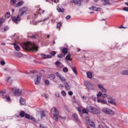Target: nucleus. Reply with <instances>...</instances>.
Segmentation results:
<instances>
[{
  "mask_svg": "<svg viewBox=\"0 0 128 128\" xmlns=\"http://www.w3.org/2000/svg\"><path fill=\"white\" fill-rule=\"evenodd\" d=\"M25 118H28V120H30L32 122H36V119L28 114H25Z\"/></svg>",
  "mask_w": 128,
  "mask_h": 128,
  "instance_id": "nucleus-8",
  "label": "nucleus"
},
{
  "mask_svg": "<svg viewBox=\"0 0 128 128\" xmlns=\"http://www.w3.org/2000/svg\"><path fill=\"white\" fill-rule=\"evenodd\" d=\"M40 77L36 75V80L35 82V84H38L40 82Z\"/></svg>",
  "mask_w": 128,
  "mask_h": 128,
  "instance_id": "nucleus-16",
  "label": "nucleus"
},
{
  "mask_svg": "<svg viewBox=\"0 0 128 128\" xmlns=\"http://www.w3.org/2000/svg\"><path fill=\"white\" fill-rule=\"evenodd\" d=\"M5 98L8 102H10V96H6Z\"/></svg>",
  "mask_w": 128,
  "mask_h": 128,
  "instance_id": "nucleus-54",
  "label": "nucleus"
},
{
  "mask_svg": "<svg viewBox=\"0 0 128 128\" xmlns=\"http://www.w3.org/2000/svg\"><path fill=\"white\" fill-rule=\"evenodd\" d=\"M66 60H72V59L70 58V54H68L66 57Z\"/></svg>",
  "mask_w": 128,
  "mask_h": 128,
  "instance_id": "nucleus-24",
  "label": "nucleus"
},
{
  "mask_svg": "<svg viewBox=\"0 0 128 128\" xmlns=\"http://www.w3.org/2000/svg\"><path fill=\"white\" fill-rule=\"evenodd\" d=\"M82 100H86V97L84 96H82Z\"/></svg>",
  "mask_w": 128,
  "mask_h": 128,
  "instance_id": "nucleus-64",
  "label": "nucleus"
},
{
  "mask_svg": "<svg viewBox=\"0 0 128 128\" xmlns=\"http://www.w3.org/2000/svg\"><path fill=\"white\" fill-rule=\"evenodd\" d=\"M48 78L51 80H54L56 78V75L54 74H50L49 75Z\"/></svg>",
  "mask_w": 128,
  "mask_h": 128,
  "instance_id": "nucleus-17",
  "label": "nucleus"
},
{
  "mask_svg": "<svg viewBox=\"0 0 128 128\" xmlns=\"http://www.w3.org/2000/svg\"><path fill=\"white\" fill-rule=\"evenodd\" d=\"M91 98H92V100H94V102H96V98L95 96H92L91 97Z\"/></svg>",
  "mask_w": 128,
  "mask_h": 128,
  "instance_id": "nucleus-56",
  "label": "nucleus"
},
{
  "mask_svg": "<svg viewBox=\"0 0 128 128\" xmlns=\"http://www.w3.org/2000/svg\"><path fill=\"white\" fill-rule=\"evenodd\" d=\"M56 66H60V62H56Z\"/></svg>",
  "mask_w": 128,
  "mask_h": 128,
  "instance_id": "nucleus-55",
  "label": "nucleus"
},
{
  "mask_svg": "<svg viewBox=\"0 0 128 128\" xmlns=\"http://www.w3.org/2000/svg\"><path fill=\"white\" fill-rule=\"evenodd\" d=\"M72 118L75 122H78V115H76V114H74L72 116Z\"/></svg>",
  "mask_w": 128,
  "mask_h": 128,
  "instance_id": "nucleus-19",
  "label": "nucleus"
},
{
  "mask_svg": "<svg viewBox=\"0 0 128 128\" xmlns=\"http://www.w3.org/2000/svg\"><path fill=\"white\" fill-rule=\"evenodd\" d=\"M40 128H46V127H45V126H44V125H42V124H40Z\"/></svg>",
  "mask_w": 128,
  "mask_h": 128,
  "instance_id": "nucleus-63",
  "label": "nucleus"
},
{
  "mask_svg": "<svg viewBox=\"0 0 128 128\" xmlns=\"http://www.w3.org/2000/svg\"><path fill=\"white\" fill-rule=\"evenodd\" d=\"M98 86L99 90H100L102 89V88L104 86H102V84H98Z\"/></svg>",
  "mask_w": 128,
  "mask_h": 128,
  "instance_id": "nucleus-40",
  "label": "nucleus"
},
{
  "mask_svg": "<svg viewBox=\"0 0 128 128\" xmlns=\"http://www.w3.org/2000/svg\"><path fill=\"white\" fill-rule=\"evenodd\" d=\"M21 46H22L24 50H32V52H36L38 50V46H36L34 43H32L28 41L25 43L22 44Z\"/></svg>",
  "mask_w": 128,
  "mask_h": 128,
  "instance_id": "nucleus-1",
  "label": "nucleus"
},
{
  "mask_svg": "<svg viewBox=\"0 0 128 128\" xmlns=\"http://www.w3.org/2000/svg\"><path fill=\"white\" fill-rule=\"evenodd\" d=\"M66 20H70V16L68 15L66 16Z\"/></svg>",
  "mask_w": 128,
  "mask_h": 128,
  "instance_id": "nucleus-58",
  "label": "nucleus"
},
{
  "mask_svg": "<svg viewBox=\"0 0 128 128\" xmlns=\"http://www.w3.org/2000/svg\"><path fill=\"white\" fill-rule=\"evenodd\" d=\"M86 110L89 112H91L92 114H100V112L98 109L93 107L92 106H88L86 108Z\"/></svg>",
  "mask_w": 128,
  "mask_h": 128,
  "instance_id": "nucleus-2",
  "label": "nucleus"
},
{
  "mask_svg": "<svg viewBox=\"0 0 128 128\" xmlns=\"http://www.w3.org/2000/svg\"><path fill=\"white\" fill-rule=\"evenodd\" d=\"M73 4H76L78 6H80L82 4V1L80 0H72Z\"/></svg>",
  "mask_w": 128,
  "mask_h": 128,
  "instance_id": "nucleus-9",
  "label": "nucleus"
},
{
  "mask_svg": "<svg viewBox=\"0 0 128 128\" xmlns=\"http://www.w3.org/2000/svg\"><path fill=\"white\" fill-rule=\"evenodd\" d=\"M45 84L46 86H50V81L48 80H46Z\"/></svg>",
  "mask_w": 128,
  "mask_h": 128,
  "instance_id": "nucleus-45",
  "label": "nucleus"
},
{
  "mask_svg": "<svg viewBox=\"0 0 128 128\" xmlns=\"http://www.w3.org/2000/svg\"><path fill=\"white\" fill-rule=\"evenodd\" d=\"M56 76H57L58 78H60V77L62 76V75H60V74L58 73V72H56Z\"/></svg>",
  "mask_w": 128,
  "mask_h": 128,
  "instance_id": "nucleus-43",
  "label": "nucleus"
},
{
  "mask_svg": "<svg viewBox=\"0 0 128 128\" xmlns=\"http://www.w3.org/2000/svg\"><path fill=\"white\" fill-rule=\"evenodd\" d=\"M102 92H100L97 94V97L98 98V96H102Z\"/></svg>",
  "mask_w": 128,
  "mask_h": 128,
  "instance_id": "nucleus-42",
  "label": "nucleus"
},
{
  "mask_svg": "<svg viewBox=\"0 0 128 128\" xmlns=\"http://www.w3.org/2000/svg\"><path fill=\"white\" fill-rule=\"evenodd\" d=\"M32 38H38V35H32L30 36Z\"/></svg>",
  "mask_w": 128,
  "mask_h": 128,
  "instance_id": "nucleus-41",
  "label": "nucleus"
},
{
  "mask_svg": "<svg viewBox=\"0 0 128 128\" xmlns=\"http://www.w3.org/2000/svg\"><path fill=\"white\" fill-rule=\"evenodd\" d=\"M120 74L122 76H128V70L122 71Z\"/></svg>",
  "mask_w": 128,
  "mask_h": 128,
  "instance_id": "nucleus-15",
  "label": "nucleus"
},
{
  "mask_svg": "<svg viewBox=\"0 0 128 128\" xmlns=\"http://www.w3.org/2000/svg\"><path fill=\"white\" fill-rule=\"evenodd\" d=\"M24 4L23 2H18L17 4H16V8H18V6H22Z\"/></svg>",
  "mask_w": 128,
  "mask_h": 128,
  "instance_id": "nucleus-22",
  "label": "nucleus"
},
{
  "mask_svg": "<svg viewBox=\"0 0 128 128\" xmlns=\"http://www.w3.org/2000/svg\"><path fill=\"white\" fill-rule=\"evenodd\" d=\"M61 26H62V24L60 22H59L57 24V28H60Z\"/></svg>",
  "mask_w": 128,
  "mask_h": 128,
  "instance_id": "nucleus-46",
  "label": "nucleus"
},
{
  "mask_svg": "<svg viewBox=\"0 0 128 128\" xmlns=\"http://www.w3.org/2000/svg\"><path fill=\"white\" fill-rule=\"evenodd\" d=\"M86 74L87 78H92V74L90 72H88Z\"/></svg>",
  "mask_w": 128,
  "mask_h": 128,
  "instance_id": "nucleus-25",
  "label": "nucleus"
},
{
  "mask_svg": "<svg viewBox=\"0 0 128 128\" xmlns=\"http://www.w3.org/2000/svg\"><path fill=\"white\" fill-rule=\"evenodd\" d=\"M58 118L60 120H66V117H62V116H59Z\"/></svg>",
  "mask_w": 128,
  "mask_h": 128,
  "instance_id": "nucleus-37",
  "label": "nucleus"
},
{
  "mask_svg": "<svg viewBox=\"0 0 128 128\" xmlns=\"http://www.w3.org/2000/svg\"><path fill=\"white\" fill-rule=\"evenodd\" d=\"M97 102H100L102 104H108V102H106V100H104V99H100L98 98H97Z\"/></svg>",
  "mask_w": 128,
  "mask_h": 128,
  "instance_id": "nucleus-10",
  "label": "nucleus"
},
{
  "mask_svg": "<svg viewBox=\"0 0 128 128\" xmlns=\"http://www.w3.org/2000/svg\"><path fill=\"white\" fill-rule=\"evenodd\" d=\"M11 90L12 94H14L16 96H20L22 94V90L16 87L11 88Z\"/></svg>",
  "mask_w": 128,
  "mask_h": 128,
  "instance_id": "nucleus-4",
  "label": "nucleus"
},
{
  "mask_svg": "<svg viewBox=\"0 0 128 128\" xmlns=\"http://www.w3.org/2000/svg\"><path fill=\"white\" fill-rule=\"evenodd\" d=\"M64 84L65 85V88H66V90H70V88L71 87L70 86V84H68V82H65L64 83Z\"/></svg>",
  "mask_w": 128,
  "mask_h": 128,
  "instance_id": "nucleus-13",
  "label": "nucleus"
},
{
  "mask_svg": "<svg viewBox=\"0 0 128 128\" xmlns=\"http://www.w3.org/2000/svg\"><path fill=\"white\" fill-rule=\"evenodd\" d=\"M20 116L21 118H24L26 116V112L24 111H21L20 113Z\"/></svg>",
  "mask_w": 128,
  "mask_h": 128,
  "instance_id": "nucleus-21",
  "label": "nucleus"
},
{
  "mask_svg": "<svg viewBox=\"0 0 128 128\" xmlns=\"http://www.w3.org/2000/svg\"><path fill=\"white\" fill-rule=\"evenodd\" d=\"M102 2H104V4L106 6L110 4V0H102Z\"/></svg>",
  "mask_w": 128,
  "mask_h": 128,
  "instance_id": "nucleus-26",
  "label": "nucleus"
},
{
  "mask_svg": "<svg viewBox=\"0 0 128 128\" xmlns=\"http://www.w3.org/2000/svg\"><path fill=\"white\" fill-rule=\"evenodd\" d=\"M10 16V12H6L5 14V18H8Z\"/></svg>",
  "mask_w": 128,
  "mask_h": 128,
  "instance_id": "nucleus-35",
  "label": "nucleus"
},
{
  "mask_svg": "<svg viewBox=\"0 0 128 128\" xmlns=\"http://www.w3.org/2000/svg\"><path fill=\"white\" fill-rule=\"evenodd\" d=\"M14 48L17 52H20V47L16 44H14Z\"/></svg>",
  "mask_w": 128,
  "mask_h": 128,
  "instance_id": "nucleus-18",
  "label": "nucleus"
},
{
  "mask_svg": "<svg viewBox=\"0 0 128 128\" xmlns=\"http://www.w3.org/2000/svg\"><path fill=\"white\" fill-rule=\"evenodd\" d=\"M119 28H126V27H124V26L122 25L121 26H120L119 27Z\"/></svg>",
  "mask_w": 128,
  "mask_h": 128,
  "instance_id": "nucleus-60",
  "label": "nucleus"
},
{
  "mask_svg": "<svg viewBox=\"0 0 128 128\" xmlns=\"http://www.w3.org/2000/svg\"><path fill=\"white\" fill-rule=\"evenodd\" d=\"M40 56L42 58H52V56L48 54H40Z\"/></svg>",
  "mask_w": 128,
  "mask_h": 128,
  "instance_id": "nucleus-12",
  "label": "nucleus"
},
{
  "mask_svg": "<svg viewBox=\"0 0 128 128\" xmlns=\"http://www.w3.org/2000/svg\"><path fill=\"white\" fill-rule=\"evenodd\" d=\"M51 54L52 56H56V52L55 51H52Z\"/></svg>",
  "mask_w": 128,
  "mask_h": 128,
  "instance_id": "nucleus-44",
  "label": "nucleus"
},
{
  "mask_svg": "<svg viewBox=\"0 0 128 128\" xmlns=\"http://www.w3.org/2000/svg\"><path fill=\"white\" fill-rule=\"evenodd\" d=\"M8 30V27L6 26L4 28V32H6V30Z\"/></svg>",
  "mask_w": 128,
  "mask_h": 128,
  "instance_id": "nucleus-57",
  "label": "nucleus"
},
{
  "mask_svg": "<svg viewBox=\"0 0 128 128\" xmlns=\"http://www.w3.org/2000/svg\"><path fill=\"white\" fill-rule=\"evenodd\" d=\"M13 4H16V0H11Z\"/></svg>",
  "mask_w": 128,
  "mask_h": 128,
  "instance_id": "nucleus-62",
  "label": "nucleus"
},
{
  "mask_svg": "<svg viewBox=\"0 0 128 128\" xmlns=\"http://www.w3.org/2000/svg\"><path fill=\"white\" fill-rule=\"evenodd\" d=\"M54 2L55 4H58V2H60V0H54Z\"/></svg>",
  "mask_w": 128,
  "mask_h": 128,
  "instance_id": "nucleus-59",
  "label": "nucleus"
},
{
  "mask_svg": "<svg viewBox=\"0 0 128 128\" xmlns=\"http://www.w3.org/2000/svg\"><path fill=\"white\" fill-rule=\"evenodd\" d=\"M68 94L69 96H72V94H74V93H73L72 92V91H69V92H68Z\"/></svg>",
  "mask_w": 128,
  "mask_h": 128,
  "instance_id": "nucleus-48",
  "label": "nucleus"
},
{
  "mask_svg": "<svg viewBox=\"0 0 128 128\" xmlns=\"http://www.w3.org/2000/svg\"><path fill=\"white\" fill-rule=\"evenodd\" d=\"M57 10L59 12H64V8L58 7Z\"/></svg>",
  "mask_w": 128,
  "mask_h": 128,
  "instance_id": "nucleus-27",
  "label": "nucleus"
},
{
  "mask_svg": "<svg viewBox=\"0 0 128 128\" xmlns=\"http://www.w3.org/2000/svg\"><path fill=\"white\" fill-rule=\"evenodd\" d=\"M40 114L41 118H44V116H46V113H44V111H42L40 112Z\"/></svg>",
  "mask_w": 128,
  "mask_h": 128,
  "instance_id": "nucleus-30",
  "label": "nucleus"
},
{
  "mask_svg": "<svg viewBox=\"0 0 128 128\" xmlns=\"http://www.w3.org/2000/svg\"><path fill=\"white\" fill-rule=\"evenodd\" d=\"M82 112H83V114H87L88 113V111L86 109H83L82 110Z\"/></svg>",
  "mask_w": 128,
  "mask_h": 128,
  "instance_id": "nucleus-52",
  "label": "nucleus"
},
{
  "mask_svg": "<svg viewBox=\"0 0 128 128\" xmlns=\"http://www.w3.org/2000/svg\"><path fill=\"white\" fill-rule=\"evenodd\" d=\"M4 22H6V19H4V18H1L0 19V26H2V24H4Z\"/></svg>",
  "mask_w": 128,
  "mask_h": 128,
  "instance_id": "nucleus-29",
  "label": "nucleus"
},
{
  "mask_svg": "<svg viewBox=\"0 0 128 128\" xmlns=\"http://www.w3.org/2000/svg\"><path fill=\"white\" fill-rule=\"evenodd\" d=\"M102 112H104V114H110V116H114V112L111 110L110 109H108V108H103L102 109Z\"/></svg>",
  "mask_w": 128,
  "mask_h": 128,
  "instance_id": "nucleus-5",
  "label": "nucleus"
},
{
  "mask_svg": "<svg viewBox=\"0 0 128 128\" xmlns=\"http://www.w3.org/2000/svg\"><path fill=\"white\" fill-rule=\"evenodd\" d=\"M6 94V91H1L0 92V96H2L3 94Z\"/></svg>",
  "mask_w": 128,
  "mask_h": 128,
  "instance_id": "nucleus-50",
  "label": "nucleus"
},
{
  "mask_svg": "<svg viewBox=\"0 0 128 128\" xmlns=\"http://www.w3.org/2000/svg\"><path fill=\"white\" fill-rule=\"evenodd\" d=\"M90 10H94V12H100V8H96V6H92L89 8Z\"/></svg>",
  "mask_w": 128,
  "mask_h": 128,
  "instance_id": "nucleus-11",
  "label": "nucleus"
},
{
  "mask_svg": "<svg viewBox=\"0 0 128 128\" xmlns=\"http://www.w3.org/2000/svg\"><path fill=\"white\" fill-rule=\"evenodd\" d=\"M62 96H66V92L64 90H62Z\"/></svg>",
  "mask_w": 128,
  "mask_h": 128,
  "instance_id": "nucleus-39",
  "label": "nucleus"
},
{
  "mask_svg": "<svg viewBox=\"0 0 128 128\" xmlns=\"http://www.w3.org/2000/svg\"><path fill=\"white\" fill-rule=\"evenodd\" d=\"M88 90H94V86L92 84H90L88 86Z\"/></svg>",
  "mask_w": 128,
  "mask_h": 128,
  "instance_id": "nucleus-34",
  "label": "nucleus"
},
{
  "mask_svg": "<svg viewBox=\"0 0 128 128\" xmlns=\"http://www.w3.org/2000/svg\"><path fill=\"white\" fill-rule=\"evenodd\" d=\"M108 102L110 104H114V106H116V103L114 101L112 100H108Z\"/></svg>",
  "mask_w": 128,
  "mask_h": 128,
  "instance_id": "nucleus-20",
  "label": "nucleus"
},
{
  "mask_svg": "<svg viewBox=\"0 0 128 128\" xmlns=\"http://www.w3.org/2000/svg\"><path fill=\"white\" fill-rule=\"evenodd\" d=\"M62 70L64 72H68V68L64 67L63 68Z\"/></svg>",
  "mask_w": 128,
  "mask_h": 128,
  "instance_id": "nucleus-38",
  "label": "nucleus"
},
{
  "mask_svg": "<svg viewBox=\"0 0 128 128\" xmlns=\"http://www.w3.org/2000/svg\"><path fill=\"white\" fill-rule=\"evenodd\" d=\"M20 102L22 106H24V104H26V100L22 97L20 98Z\"/></svg>",
  "mask_w": 128,
  "mask_h": 128,
  "instance_id": "nucleus-14",
  "label": "nucleus"
},
{
  "mask_svg": "<svg viewBox=\"0 0 128 128\" xmlns=\"http://www.w3.org/2000/svg\"><path fill=\"white\" fill-rule=\"evenodd\" d=\"M20 10L24 12V14H26V12H28V8L26 7H24L22 9H21Z\"/></svg>",
  "mask_w": 128,
  "mask_h": 128,
  "instance_id": "nucleus-23",
  "label": "nucleus"
},
{
  "mask_svg": "<svg viewBox=\"0 0 128 128\" xmlns=\"http://www.w3.org/2000/svg\"><path fill=\"white\" fill-rule=\"evenodd\" d=\"M57 56L59 58H62L64 57V55L62 53H61V54H58Z\"/></svg>",
  "mask_w": 128,
  "mask_h": 128,
  "instance_id": "nucleus-36",
  "label": "nucleus"
},
{
  "mask_svg": "<svg viewBox=\"0 0 128 128\" xmlns=\"http://www.w3.org/2000/svg\"><path fill=\"white\" fill-rule=\"evenodd\" d=\"M72 70L74 72L75 74H78V71L76 70V66H73L72 68Z\"/></svg>",
  "mask_w": 128,
  "mask_h": 128,
  "instance_id": "nucleus-28",
  "label": "nucleus"
},
{
  "mask_svg": "<svg viewBox=\"0 0 128 128\" xmlns=\"http://www.w3.org/2000/svg\"><path fill=\"white\" fill-rule=\"evenodd\" d=\"M85 120L87 121V122H88L90 121V118H88V116H86Z\"/></svg>",
  "mask_w": 128,
  "mask_h": 128,
  "instance_id": "nucleus-51",
  "label": "nucleus"
},
{
  "mask_svg": "<svg viewBox=\"0 0 128 128\" xmlns=\"http://www.w3.org/2000/svg\"><path fill=\"white\" fill-rule=\"evenodd\" d=\"M100 90H102V92H104V93L108 92V90H106V89L104 88V86L101 88Z\"/></svg>",
  "mask_w": 128,
  "mask_h": 128,
  "instance_id": "nucleus-33",
  "label": "nucleus"
},
{
  "mask_svg": "<svg viewBox=\"0 0 128 128\" xmlns=\"http://www.w3.org/2000/svg\"><path fill=\"white\" fill-rule=\"evenodd\" d=\"M51 112L53 116L52 118L54 120H56V122H58V114H60L58 110H56V108H53L52 109Z\"/></svg>",
  "mask_w": 128,
  "mask_h": 128,
  "instance_id": "nucleus-3",
  "label": "nucleus"
},
{
  "mask_svg": "<svg viewBox=\"0 0 128 128\" xmlns=\"http://www.w3.org/2000/svg\"><path fill=\"white\" fill-rule=\"evenodd\" d=\"M61 54H63V56H66L68 54V50L66 48H64L60 50Z\"/></svg>",
  "mask_w": 128,
  "mask_h": 128,
  "instance_id": "nucleus-7",
  "label": "nucleus"
},
{
  "mask_svg": "<svg viewBox=\"0 0 128 128\" xmlns=\"http://www.w3.org/2000/svg\"><path fill=\"white\" fill-rule=\"evenodd\" d=\"M102 98H107L108 97V95L106 94H102Z\"/></svg>",
  "mask_w": 128,
  "mask_h": 128,
  "instance_id": "nucleus-47",
  "label": "nucleus"
},
{
  "mask_svg": "<svg viewBox=\"0 0 128 128\" xmlns=\"http://www.w3.org/2000/svg\"><path fill=\"white\" fill-rule=\"evenodd\" d=\"M123 10H125V12H128V7H124L123 8Z\"/></svg>",
  "mask_w": 128,
  "mask_h": 128,
  "instance_id": "nucleus-53",
  "label": "nucleus"
},
{
  "mask_svg": "<svg viewBox=\"0 0 128 128\" xmlns=\"http://www.w3.org/2000/svg\"><path fill=\"white\" fill-rule=\"evenodd\" d=\"M0 64H2V66H4V64H6V62H4V60H2L0 62Z\"/></svg>",
  "mask_w": 128,
  "mask_h": 128,
  "instance_id": "nucleus-49",
  "label": "nucleus"
},
{
  "mask_svg": "<svg viewBox=\"0 0 128 128\" xmlns=\"http://www.w3.org/2000/svg\"><path fill=\"white\" fill-rule=\"evenodd\" d=\"M24 12H21V10H19L18 14V16H19V18H20V16H24Z\"/></svg>",
  "mask_w": 128,
  "mask_h": 128,
  "instance_id": "nucleus-31",
  "label": "nucleus"
},
{
  "mask_svg": "<svg viewBox=\"0 0 128 128\" xmlns=\"http://www.w3.org/2000/svg\"><path fill=\"white\" fill-rule=\"evenodd\" d=\"M13 22H15L16 24H19L20 22V18L18 16V15L12 18Z\"/></svg>",
  "mask_w": 128,
  "mask_h": 128,
  "instance_id": "nucleus-6",
  "label": "nucleus"
},
{
  "mask_svg": "<svg viewBox=\"0 0 128 128\" xmlns=\"http://www.w3.org/2000/svg\"><path fill=\"white\" fill-rule=\"evenodd\" d=\"M59 78L62 82H66V79L62 76H61V77H60Z\"/></svg>",
  "mask_w": 128,
  "mask_h": 128,
  "instance_id": "nucleus-32",
  "label": "nucleus"
},
{
  "mask_svg": "<svg viewBox=\"0 0 128 128\" xmlns=\"http://www.w3.org/2000/svg\"><path fill=\"white\" fill-rule=\"evenodd\" d=\"M17 56H19V58H20L22 56V54H20V53L17 54Z\"/></svg>",
  "mask_w": 128,
  "mask_h": 128,
  "instance_id": "nucleus-61",
  "label": "nucleus"
}]
</instances>
